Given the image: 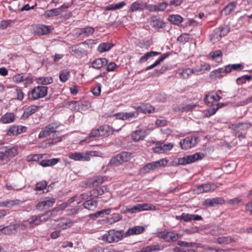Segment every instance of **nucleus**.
<instances>
[{
	"label": "nucleus",
	"instance_id": "nucleus-51",
	"mask_svg": "<svg viewBox=\"0 0 252 252\" xmlns=\"http://www.w3.org/2000/svg\"><path fill=\"white\" fill-rule=\"evenodd\" d=\"M69 157L75 160H80L83 159V156L81 154L75 153L70 154Z\"/></svg>",
	"mask_w": 252,
	"mask_h": 252
},
{
	"label": "nucleus",
	"instance_id": "nucleus-16",
	"mask_svg": "<svg viewBox=\"0 0 252 252\" xmlns=\"http://www.w3.org/2000/svg\"><path fill=\"white\" fill-rule=\"evenodd\" d=\"M144 230L143 226H136L132 228H129L126 233V235L129 236L131 235H137L142 233Z\"/></svg>",
	"mask_w": 252,
	"mask_h": 252
},
{
	"label": "nucleus",
	"instance_id": "nucleus-3",
	"mask_svg": "<svg viewBox=\"0 0 252 252\" xmlns=\"http://www.w3.org/2000/svg\"><path fill=\"white\" fill-rule=\"evenodd\" d=\"M204 155L201 153H196L192 155L188 156L178 159L177 164L185 165L195 162L202 159Z\"/></svg>",
	"mask_w": 252,
	"mask_h": 252
},
{
	"label": "nucleus",
	"instance_id": "nucleus-41",
	"mask_svg": "<svg viewBox=\"0 0 252 252\" xmlns=\"http://www.w3.org/2000/svg\"><path fill=\"white\" fill-rule=\"evenodd\" d=\"M72 51L78 56H82L85 54V51L79 46H75L72 48Z\"/></svg>",
	"mask_w": 252,
	"mask_h": 252
},
{
	"label": "nucleus",
	"instance_id": "nucleus-37",
	"mask_svg": "<svg viewBox=\"0 0 252 252\" xmlns=\"http://www.w3.org/2000/svg\"><path fill=\"white\" fill-rule=\"evenodd\" d=\"M18 134H20V132H19V126H13L10 127L7 132V135L9 136L16 135Z\"/></svg>",
	"mask_w": 252,
	"mask_h": 252
},
{
	"label": "nucleus",
	"instance_id": "nucleus-62",
	"mask_svg": "<svg viewBox=\"0 0 252 252\" xmlns=\"http://www.w3.org/2000/svg\"><path fill=\"white\" fill-rule=\"evenodd\" d=\"M42 158L41 155H34L32 156H30L28 157V161H37L39 159Z\"/></svg>",
	"mask_w": 252,
	"mask_h": 252
},
{
	"label": "nucleus",
	"instance_id": "nucleus-64",
	"mask_svg": "<svg viewBox=\"0 0 252 252\" xmlns=\"http://www.w3.org/2000/svg\"><path fill=\"white\" fill-rule=\"evenodd\" d=\"M101 86L98 85V86L94 88L92 90L93 94L95 96H99L100 94Z\"/></svg>",
	"mask_w": 252,
	"mask_h": 252
},
{
	"label": "nucleus",
	"instance_id": "nucleus-4",
	"mask_svg": "<svg viewBox=\"0 0 252 252\" xmlns=\"http://www.w3.org/2000/svg\"><path fill=\"white\" fill-rule=\"evenodd\" d=\"M198 137H187L182 140L180 142L181 148L183 150H188L194 147L197 143Z\"/></svg>",
	"mask_w": 252,
	"mask_h": 252
},
{
	"label": "nucleus",
	"instance_id": "nucleus-38",
	"mask_svg": "<svg viewBox=\"0 0 252 252\" xmlns=\"http://www.w3.org/2000/svg\"><path fill=\"white\" fill-rule=\"evenodd\" d=\"M155 169V165H154V162L148 163L147 165L144 166L141 170V172L143 173H146L150 171Z\"/></svg>",
	"mask_w": 252,
	"mask_h": 252
},
{
	"label": "nucleus",
	"instance_id": "nucleus-23",
	"mask_svg": "<svg viewBox=\"0 0 252 252\" xmlns=\"http://www.w3.org/2000/svg\"><path fill=\"white\" fill-rule=\"evenodd\" d=\"M168 20L174 25H179L183 22V18L179 15H171Z\"/></svg>",
	"mask_w": 252,
	"mask_h": 252
},
{
	"label": "nucleus",
	"instance_id": "nucleus-27",
	"mask_svg": "<svg viewBox=\"0 0 252 252\" xmlns=\"http://www.w3.org/2000/svg\"><path fill=\"white\" fill-rule=\"evenodd\" d=\"M19 225L15 224L6 227H4L2 228H1L0 230V231L5 234H9L12 233L13 230H15L16 229H17L19 227Z\"/></svg>",
	"mask_w": 252,
	"mask_h": 252
},
{
	"label": "nucleus",
	"instance_id": "nucleus-36",
	"mask_svg": "<svg viewBox=\"0 0 252 252\" xmlns=\"http://www.w3.org/2000/svg\"><path fill=\"white\" fill-rule=\"evenodd\" d=\"M112 231H113V236H114V238H115L116 242H118L121 240L124 237H126V233L124 234V231L123 230L120 231H115L114 230Z\"/></svg>",
	"mask_w": 252,
	"mask_h": 252
},
{
	"label": "nucleus",
	"instance_id": "nucleus-7",
	"mask_svg": "<svg viewBox=\"0 0 252 252\" xmlns=\"http://www.w3.org/2000/svg\"><path fill=\"white\" fill-rule=\"evenodd\" d=\"M237 5V1H230L225 6L222 11L224 12L225 15H228L235 10Z\"/></svg>",
	"mask_w": 252,
	"mask_h": 252
},
{
	"label": "nucleus",
	"instance_id": "nucleus-19",
	"mask_svg": "<svg viewBox=\"0 0 252 252\" xmlns=\"http://www.w3.org/2000/svg\"><path fill=\"white\" fill-rule=\"evenodd\" d=\"M234 242V239L229 236L219 237L217 240V242L220 245H227Z\"/></svg>",
	"mask_w": 252,
	"mask_h": 252
},
{
	"label": "nucleus",
	"instance_id": "nucleus-55",
	"mask_svg": "<svg viewBox=\"0 0 252 252\" xmlns=\"http://www.w3.org/2000/svg\"><path fill=\"white\" fill-rule=\"evenodd\" d=\"M98 129L99 131L100 136H104L107 134L108 127L106 126H101Z\"/></svg>",
	"mask_w": 252,
	"mask_h": 252
},
{
	"label": "nucleus",
	"instance_id": "nucleus-2",
	"mask_svg": "<svg viewBox=\"0 0 252 252\" xmlns=\"http://www.w3.org/2000/svg\"><path fill=\"white\" fill-rule=\"evenodd\" d=\"M47 90L48 88L45 86H38L35 87L29 93V99L34 100L43 97L47 94Z\"/></svg>",
	"mask_w": 252,
	"mask_h": 252
},
{
	"label": "nucleus",
	"instance_id": "nucleus-28",
	"mask_svg": "<svg viewBox=\"0 0 252 252\" xmlns=\"http://www.w3.org/2000/svg\"><path fill=\"white\" fill-rule=\"evenodd\" d=\"M15 119V115L12 113H7L1 118L3 123L6 124L12 122Z\"/></svg>",
	"mask_w": 252,
	"mask_h": 252
},
{
	"label": "nucleus",
	"instance_id": "nucleus-5",
	"mask_svg": "<svg viewBox=\"0 0 252 252\" xmlns=\"http://www.w3.org/2000/svg\"><path fill=\"white\" fill-rule=\"evenodd\" d=\"M58 126L55 124H51L46 126L40 132L39 134V138H43L47 137L50 135L51 133H53L56 132Z\"/></svg>",
	"mask_w": 252,
	"mask_h": 252
},
{
	"label": "nucleus",
	"instance_id": "nucleus-48",
	"mask_svg": "<svg viewBox=\"0 0 252 252\" xmlns=\"http://www.w3.org/2000/svg\"><path fill=\"white\" fill-rule=\"evenodd\" d=\"M141 211L142 210H155L156 207L152 204H140Z\"/></svg>",
	"mask_w": 252,
	"mask_h": 252
},
{
	"label": "nucleus",
	"instance_id": "nucleus-53",
	"mask_svg": "<svg viewBox=\"0 0 252 252\" xmlns=\"http://www.w3.org/2000/svg\"><path fill=\"white\" fill-rule=\"evenodd\" d=\"M168 5L166 2H162L156 5L157 11H162L164 10Z\"/></svg>",
	"mask_w": 252,
	"mask_h": 252
},
{
	"label": "nucleus",
	"instance_id": "nucleus-52",
	"mask_svg": "<svg viewBox=\"0 0 252 252\" xmlns=\"http://www.w3.org/2000/svg\"><path fill=\"white\" fill-rule=\"evenodd\" d=\"M210 69V66L209 64H201L199 67H195V71L198 72L199 71H204L206 70H209Z\"/></svg>",
	"mask_w": 252,
	"mask_h": 252
},
{
	"label": "nucleus",
	"instance_id": "nucleus-58",
	"mask_svg": "<svg viewBox=\"0 0 252 252\" xmlns=\"http://www.w3.org/2000/svg\"><path fill=\"white\" fill-rule=\"evenodd\" d=\"M252 79V76L250 75H244L237 79V82H241L242 84H244L247 80H250Z\"/></svg>",
	"mask_w": 252,
	"mask_h": 252
},
{
	"label": "nucleus",
	"instance_id": "nucleus-14",
	"mask_svg": "<svg viewBox=\"0 0 252 252\" xmlns=\"http://www.w3.org/2000/svg\"><path fill=\"white\" fill-rule=\"evenodd\" d=\"M137 110L145 114H150L155 111V108L149 104H146L138 106L137 108Z\"/></svg>",
	"mask_w": 252,
	"mask_h": 252
},
{
	"label": "nucleus",
	"instance_id": "nucleus-46",
	"mask_svg": "<svg viewBox=\"0 0 252 252\" xmlns=\"http://www.w3.org/2000/svg\"><path fill=\"white\" fill-rule=\"evenodd\" d=\"M119 158V156L117 155V156L112 158L110 162V164L111 165L117 166L122 164L123 162L121 161Z\"/></svg>",
	"mask_w": 252,
	"mask_h": 252
},
{
	"label": "nucleus",
	"instance_id": "nucleus-30",
	"mask_svg": "<svg viewBox=\"0 0 252 252\" xmlns=\"http://www.w3.org/2000/svg\"><path fill=\"white\" fill-rule=\"evenodd\" d=\"M36 82L39 84L46 85L53 82V78L49 77H39L36 79Z\"/></svg>",
	"mask_w": 252,
	"mask_h": 252
},
{
	"label": "nucleus",
	"instance_id": "nucleus-42",
	"mask_svg": "<svg viewBox=\"0 0 252 252\" xmlns=\"http://www.w3.org/2000/svg\"><path fill=\"white\" fill-rule=\"evenodd\" d=\"M140 207H141V206H140V204H139L131 208H126V209L124 211L123 213H126L127 212H129L131 213H134L137 212H139L141 211Z\"/></svg>",
	"mask_w": 252,
	"mask_h": 252
},
{
	"label": "nucleus",
	"instance_id": "nucleus-44",
	"mask_svg": "<svg viewBox=\"0 0 252 252\" xmlns=\"http://www.w3.org/2000/svg\"><path fill=\"white\" fill-rule=\"evenodd\" d=\"M177 40L181 43H185L189 40V34L188 33H184L180 35Z\"/></svg>",
	"mask_w": 252,
	"mask_h": 252
},
{
	"label": "nucleus",
	"instance_id": "nucleus-47",
	"mask_svg": "<svg viewBox=\"0 0 252 252\" xmlns=\"http://www.w3.org/2000/svg\"><path fill=\"white\" fill-rule=\"evenodd\" d=\"M47 183L45 181H42L37 183L36 184L35 189L37 190H42L46 188Z\"/></svg>",
	"mask_w": 252,
	"mask_h": 252
},
{
	"label": "nucleus",
	"instance_id": "nucleus-33",
	"mask_svg": "<svg viewBox=\"0 0 252 252\" xmlns=\"http://www.w3.org/2000/svg\"><path fill=\"white\" fill-rule=\"evenodd\" d=\"M103 239L110 243L116 242L115 238H114L113 236V231L112 230L109 231L108 234L103 235Z\"/></svg>",
	"mask_w": 252,
	"mask_h": 252
},
{
	"label": "nucleus",
	"instance_id": "nucleus-12",
	"mask_svg": "<svg viewBox=\"0 0 252 252\" xmlns=\"http://www.w3.org/2000/svg\"><path fill=\"white\" fill-rule=\"evenodd\" d=\"M118 118L121 120H127L132 118L137 117L138 115V111L129 112V113H122L116 114Z\"/></svg>",
	"mask_w": 252,
	"mask_h": 252
},
{
	"label": "nucleus",
	"instance_id": "nucleus-54",
	"mask_svg": "<svg viewBox=\"0 0 252 252\" xmlns=\"http://www.w3.org/2000/svg\"><path fill=\"white\" fill-rule=\"evenodd\" d=\"M14 81L17 83H20L26 80L23 73L18 74L14 76Z\"/></svg>",
	"mask_w": 252,
	"mask_h": 252
},
{
	"label": "nucleus",
	"instance_id": "nucleus-6",
	"mask_svg": "<svg viewBox=\"0 0 252 252\" xmlns=\"http://www.w3.org/2000/svg\"><path fill=\"white\" fill-rule=\"evenodd\" d=\"M224 200L222 197H218L212 199H207L204 200L202 204L204 206L214 207L218 204H222Z\"/></svg>",
	"mask_w": 252,
	"mask_h": 252
},
{
	"label": "nucleus",
	"instance_id": "nucleus-50",
	"mask_svg": "<svg viewBox=\"0 0 252 252\" xmlns=\"http://www.w3.org/2000/svg\"><path fill=\"white\" fill-rule=\"evenodd\" d=\"M177 244L180 246L184 247H193L197 245L195 243H188L182 241H178Z\"/></svg>",
	"mask_w": 252,
	"mask_h": 252
},
{
	"label": "nucleus",
	"instance_id": "nucleus-49",
	"mask_svg": "<svg viewBox=\"0 0 252 252\" xmlns=\"http://www.w3.org/2000/svg\"><path fill=\"white\" fill-rule=\"evenodd\" d=\"M218 109L219 107H216L214 106V105H212V107L210 108L206 111L205 114L206 117H209L214 115Z\"/></svg>",
	"mask_w": 252,
	"mask_h": 252
},
{
	"label": "nucleus",
	"instance_id": "nucleus-9",
	"mask_svg": "<svg viewBox=\"0 0 252 252\" xmlns=\"http://www.w3.org/2000/svg\"><path fill=\"white\" fill-rule=\"evenodd\" d=\"M216 186L214 184H205L199 186L198 187V190H199V193H201L213 191L216 189Z\"/></svg>",
	"mask_w": 252,
	"mask_h": 252
},
{
	"label": "nucleus",
	"instance_id": "nucleus-45",
	"mask_svg": "<svg viewBox=\"0 0 252 252\" xmlns=\"http://www.w3.org/2000/svg\"><path fill=\"white\" fill-rule=\"evenodd\" d=\"M222 68H219L214 71L211 72L210 74V77L212 79H216L217 78L220 77V73L222 72Z\"/></svg>",
	"mask_w": 252,
	"mask_h": 252
},
{
	"label": "nucleus",
	"instance_id": "nucleus-11",
	"mask_svg": "<svg viewBox=\"0 0 252 252\" xmlns=\"http://www.w3.org/2000/svg\"><path fill=\"white\" fill-rule=\"evenodd\" d=\"M58 209H53L47 211L45 214H41L42 220L44 222L48 221L50 218L57 215Z\"/></svg>",
	"mask_w": 252,
	"mask_h": 252
},
{
	"label": "nucleus",
	"instance_id": "nucleus-21",
	"mask_svg": "<svg viewBox=\"0 0 252 252\" xmlns=\"http://www.w3.org/2000/svg\"><path fill=\"white\" fill-rule=\"evenodd\" d=\"M160 54L159 52L156 51H150L146 53L143 56H142L140 59V62L141 63H145L148 61L151 58L158 56Z\"/></svg>",
	"mask_w": 252,
	"mask_h": 252
},
{
	"label": "nucleus",
	"instance_id": "nucleus-1",
	"mask_svg": "<svg viewBox=\"0 0 252 252\" xmlns=\"http://www.w3.org/2000/svg\"><path fill=\"white\" fill-rule=\"evenodd\" d=\"M230 31V26L229 24H224L220 25L213 31L211 36V40L213 42L220 41L222 37L227 35Z\"/></svg>",
	"mask_w": 252,
	"mask_h": 252
},
{
	"label": "nucleus",
	"instance_id": "nucleus-34",
	"mask_svg": "<svg viewBox=\"0 0 252 252\" xmlns=\"http://www.w3.org/2000/svg\"><path fill=\"white\" fill-rule=\"evenodd\" d=\"M222 52L218 50L211 53V57L213 59L215 60L216 62L219 63L221 61Z\"/></svg>",
	"mask_w": 252,
	"mask_h": 252
},
{
	"label": "nucleus",
	"instance_id": "nucleus-32",
	"mask_svg": "<svg viewBox=\"0 0 252 252\" xmlns=\"http://www.w3.org/2000/svg\"><path fill=\"white\" fill-rule=\"evenodd\" d=\"M6 155H7L8 158L16 156L17 154V148L16 147L6 148L5 150Z\"/></svg>",
	"mask_w": 252,
	"mask_h": 252
},
{
	"label": "nucleus",
	"instance_id": "nucleus-22",
	"mask_svg": "<svg viewBox=\"0 0 252 252\" xmlns=\"http://www.w3.org/2000/svg\"><path fill=\"white\" fill-rule=\"evenodd\" d=\"M161 237L165 239L166 241H176L179 238V235L177 233L168 232L166 234L162 235Z\"/></svg>",
	"mask_w": 252,
	"mask_h": 252
},
{
	"label": "nucleus",
	"instance_id": "nucleus-31",
	"mask_svg": "<svg viewBox=\"0 0 252 252\" xmlns=\"http://www.w3.org/2000/svg\"><path fill=\"white\" fill-rule=\"evenodd\" d=\"M103 180L102 177H96L92 182H86V187H97L99 184H101L103 182Z\"/></svg>",
	"mask_w": 252,
	"mask_h": 252
},
{
	"label": "nucleus",
	"instance_id": "nucleus-61",
	"mask_svg": "<svg viewBox=\"0 0 252 252\" xmlns=\"http://www.w3.org/2000/svg\"><path fill=\"white\" fill-rule=\"evenodd\" d=\"M22 202L19 200H13L7 201V207H12L14 205H19Z\"/></svg>",
	"mask_w": 252,
	"mask_h": 252
},
{
	"label": "nucleus",
	"instance_id": "nucleus-35",
	"mask_svg": "<svg viewBox=\"0 0 252 252\" xmlns=\"http://www.w3.org/2000/svg\"><path fill=\"white\" fill-rule=\"evenodd\" d=\"M118 155L119 156V159H120L121 161L123 163L127 161L130 157V154L126 152H122L121 154H118Z\"/></svg>",
	"mask_w": 252,
	"mask_h": 252
},
{
	"label": "nucleus",
	"instance_id": "nucleus-17",
	"mask_svg": "<svg viewBox=\"0 0 252 252\" xmlns=\"http://www.w3.org/2000/svg\"><path fill=\"white\" fill-rule=\"evenodd\" d=\"M50 26L44 25H40L37 26L36 32L39 34L45 35L49 33L50 32Z\"/></svg>",
	"mask_w": 252,
	"mask_h": 252
},
{
	"label": "nucleus",
	"instance_id": "nucleus-18",
	"mask_svg": "<svg viewBox=\"0 0 252 252\" xmlns=\"http://www.w3.org/2000/svg\"><path fill=\"white\" fill-rule=\"evenodd\" d=\"M83 205L85 208L90 210H93L97 207V201L93 199H90L85 201Z\"/></svg>",
	"mask_w": 252,
	"mask_h": 252
},
{
	"label": "nucleus",
	"instance_id": "nucleus-25",
	"mask_svg": "<svg viewBox=\"0 0 252 252\" xmlns=\"http://www.w3.org/2000/svg\"><path fill=\"white\" fill-rule=\"evenodd\" d=\"M42 222H43V221L42 220L41 215H38L32 217L31 220L29 222V224L30 227H32L34 225H38Z\"/></svg>",
	"mask_w": 252,
	"mask_h": 252
},
{
	"label": "nucleus",
	"instance_id": "nucleus-39",
	"mask_svg": "<svg viewBox=\"0 0 252 252\" xmlns=\"http://www.w3.org/2000/svg\"><path fill=\"white\" fill-rule=\"evenodd\" d=\"M196 106V104H187L184 106L179 108L178 110L181 112H188L192 110Z\"/></svg>",
	"mask_w": 252,
	"mask_h": 252
},
{
	"label": "nucleus",
	"instance_id": "nucleus-13",
	"mask_svg": "<svg viewBox=\"0 0 252 252\" xmlns=\"http://www.w3.org/2000/svg\"><path fill=\"white\" fill-rule=\"evenodd\" d=\"M114 47V44L110 42H102L97 47V51L99 53L109 51Z\"/></svg>",
	"mask_w": 252,
	"mask_h": 252
},
{
	"label": "nucleus",
	"instance_id": "nucleus-29",
	"mask_svg": "<svg viewBox=\"0 0 252 252\" xmlns=\"http://www.w3.org/2000/svg\"><path fill=\"white\" fill-rule=\"evenodd\" d=\"M69 76L70 71L68 69H63L60 72V80L62 82H65L68 80Z\"/></svg>",
	"mask_w": 252,
	"mask_h": 252
},
{
	"label": "nucleus",
	"instance_id": "nucleus-24",
	"mask_svg": "<svg viewBox=\"0 0 252 252\" xmlns=\"http://www.w3.org/2000/svg\"><path fill=\"white\" fill-rule=\"evenodd\" d=\"M110 209H104L99 211H97L94 214H91L90 217L93 219L98 217H103L105 215H108L110 213Z\"/></svg>",
	"mask_w": 252,
	"mask_h": 252
},
{
	"label": "nucleus",
	"instance_id": "nucleus-56",
	"mask_svg": "<svg viewBox=\"0 0 252 252\" xmlns=\"http://www.w3.org/2000/svg\"><path fill=\"white\" fill-rule=\"evenodd\" d=\"M43 201L44 202V203H45V207H47V208L51 207L55 203V199L54 198H52L48 199L46 198L45 200Z\"/></svg>",
	"mask_w": 252,
	"mask_h": 252
},
{
	"label": "nucleus",
	"instance_id": "nucleus-57",
	"mask_svg": "<svg viewBox=\"0 0 252 252\" xmlns=\"http://www.w3.org/2000/svg\"><path fill=\"white\" fill-rule=\"evenodd\" d=\"M192 215H190L189 214H185L183 213L180 217V219L183 220L185 221H190L192 220Z\"/></svg>",
	"mask_w": 252,
	"mask_h": 252
},
{
	"label": "nucleus",
	"instance_id": "nucleus-15",
	"mask_svg": "<svg viewBox=\"0 0 252 252\" xmlns=\"http://www.w3.org/2000/svg\"><path fill=\"white\" fill-rule=\"evenodd\" d=\"M164 22L160 18H153L152 20V27L155 30L162 29L164 27Z\"/></svg>",
	"mask_w": 252,
	"mask_h": 252
},
{
	"label": "nucleus",
	"instance_id": "nucleus-60",
	"mask_svg": "<svg viewBox=\"0 0 252 252\" xmlns=\"http://www.w3.org/2000/svg\"><path fill=\"white\" fill-rule=\"evenodd\" d=\"M170 55V53H166L162 54L155 62L154 63H160L163 62L167 57Z\"/></svg>",
	"mask_w": 252,
	"mask_h": 252
},
{
	"label": "nucleus",
	"instance_id": "nucleus-10",
	"mask_svg": "<svg viewBox=\"0 0 252 252\" xmlns=\"http://www.w3.org/2000/svg\"><path fill=\"white\" fill-rule=\"evenodd\" d=\"M147 135L146 130L140 129L135 131L132 134V138L135 141L142 140Z\"/></svg>",
	"mask_w": 252,
	"mask_h": 252
},
{
	"label": "nucleus",
	"instance_id": "nucleus-26",
	"mask_svg": "<svg viewBox=\"0 0 252 252\" xmlns=\"http://www.w3.org/2000/svg\"><path fill=\"white\" fill-rule=\"evenodd\" d=\"M62 13L60 8H53L50 10H48L45 12V16L46 17H50L56 16L60 15Z\"/></svg>",
	"mask_w": 252,
	"mask_h": 252
},
{
	"label": "nucleus",
	"instance_id": "nucleus-8",
	"mask_svg": "<svg viewBox=\"0 0 252 252\" xmlns=\"http://www.w3.org/2000/svg\"><path fill=\"white\" fill-rule=\"evenodd\" d=\"M147 6V3H143L139 1H136L131 4L129 10L132 12L136 11H142L146 8Z\"/></svg>",
	"mask_w": 252,
	"mask_h": 252
},
{
	"label": "nucleus",
	"instance_id": "nucleus-43",
	"mask_svg": "<svg viewBox=\"0 0 252 252\" xmlns=\"http://www.w3.org/2000/svg\"><path fill=\"white\" fill-rule=\"evenodd\" d=\"M168 160L166 158H162L159 160L153 162L154 165H155V168L165 166L166 165Z\"/></svg>",
	"mask_w": 252,
	"mask_h": 252
},
{
	"label": "nucleus",
	"instance_id": "nucleus-20",
	"mask_svg": "<svg viewBox=\"0 0 252 252\" xmlns=\"http://www.w3.org/2000/svg\"><path fill=\"white\" fill-rule=\"evenodd\" d=\"M11 94L14 99H16L19 100H23L24 96L23 91L17 88H14L11 91Z\"/></svg>",
	"mask_w": 252,
	"mask_h": 252
},
{
	"label": "nucleus",
	"instance_id": "nucleus-63",
	"mask_svg": "<svg viewBox=\"0 0 252 252\" xmlns=\"http://www.w3.org/2000/svg\"><path fill=\"white\" fill-rule=\"evenodd\" d=\"M113 3L115 10L122 9L126 4V2L124 1L116 3Z\"/></svg>",
	"mask_w": 252,
	"mask_h": 252
},
{
	"label": "nucleus",
	"instance_id": "nucleus-59",
	"mask_svg": "<svg viewBox=\"0 0 252 252\" xmlns=\"http://www.w3.org/2000/svg\"><path fill=\"white\" fill-rule=\"evenodd\" d=\"M170 55V53H166L162 54L155 62L154 63H160L163 62L167 57Z\"/></svg>",
	"mask_w": 252,
	"mask_h": 252
},
{
	"label": "nucleus",
	"instance_id": "nucleus-40",
	"mask_svg": "<svg viewBox=\"0 0 252 252\" xmlns=\"http://www.w3.org/2000/svg\"><path fill=\"white\" fill-rule=\"evenodd\" d=\"M84 36L87 37L92 35L94 32V28L92 27L87 26L84 28Z\"/></svg>",
	"mask_w": 252,
	"mask_h": 252
}]
</instances>
